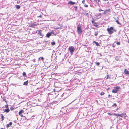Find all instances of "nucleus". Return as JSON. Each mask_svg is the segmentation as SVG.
<instances>
[{
	"label": "nucleus",
	"instance_id": "1",
	"mask_svg": "<svg viewBox=\"0 0 129 129\" xmlns=\"http://www.w3.org/2000/svg\"><path fill=\"white\" fill-rule=\"evenodd\" d=\"M108 27V28L107 29V30L109 34H111L113 33L114 32H116L117 30L114 27H109V26Z\"/></svg>",
	"mask_w": 129,
	"mask_h": 129
},
{
	"label": "nucleus",
	"instance_id": "2",
	"mask_svg": "<svg viewBox=\"0 0 129 129\" xmlns=\"http://www.w3.org/2000/svg\"><path fill=\"white\" fill-rule=\"evenodd\" d=\"M77 31L78 34L81 35L82 32V29L81 28V25L80 24L77 26Z\"/></svg>",
	"mask_w": 129,
	"mask_h": 129
},
{
	"label": "nucleus",
	"instance_id": "3",
	"mask_svg": "<svg viewBox=\"0 0 129 129\" xmlns=\"http://www.w3.org/2000/svg\"><path fill=\"white\" fill-rule=\"evenodd\" d=\"M120 89V87L119 86H116L112 90V92L113 93H116Z\"/></svg>",
	"mask_w": 129,
	"mask_h": 129
},
{
	"label": "nucleus",
	"instance_id": "4",
	"mask_svg": "<svg viewBox=\"0 0 129 129\" xmlns=\"http://www.w3.org/2000/svg\"><path fill=\"white\" fill-rule=\"evenodd\" d=\"M68 50L70 52L71 55L72 54L74 50V47L73 46H70L68 48Z\"/></svg>",
	"mask_w": 129,
	"mask_h": 129
},
{
	"label": "nucleus",
	"instance_id": "5",
	"mask_svg": "<svg viewBox=\"0 0 129 129\" xmlns=\"http://www.w3.org/2000/svg\"><path fill=\"white\" fill-rule=\"evenodd\" d=\"M23 110H21L19 112V115L21 116L22 117H24L23 115L22 114V113H23Z\"/></svg>",
	"mask_w": 129,
	"mask_h": 129
},
{
	"label": "nucleus",
	"instance_id": "6",
	"mask_svg": "<svg viewBox=\"0 0 129 129\" xmlns=\"http://www.w3.org/2000/svg\"><path fill=\"white\" fill-rule=\"evenodd\" d=\"M92 24H93V25L94 26H95L96 27H97L98 26V25H97V23L96 22H95L94 21V20H93L92 21Z\"/></svg>",
	"mask_w": 129,
	"mask_h": 129
},
{
	"label": "nucleus",
	"instance_id": "7",
	"mask_svg": "<svg viewBox=\"0 0 129 129\" xmlns=\"http://www.w3.org/2000/svg\"><path fill=\"white\" fill-rule=\"evenodd\" d=\"M38 31V34H39V35H40V36H42V37H41L42 38L43 37V35L42 34V31L41 30H39V31L37 30V32Z\"/></svg>",
	"mask_w": 129,
	"mask_h": 129
},
{
	"label": "nucleus",
	"instance_id": "8",
	"mask_svg": "<svg viewBox=\"0 0 129 129\" xmlns=\"http://www.w3.org/2000/svg\"><path fill=\"white\" fill-rule=\"evenodd\" d=\"M68 3L69 4H70L71 5H73L74 4H76V3L74 2H73L71 1H70L69 2H68Z\"/></svg>",
	"mask_w": 129,
	"mask_h": 129
},
{
	"label": "nucleus",
	"instance_id": "9",
	"mask_svg": "<svg viewBox=\"0 0 129 129\" xmlns=\"http://www.w3.org/2000/svg\"><path fill=\"white\" fill-rule=\"evenodd\" d=\"M124 72L125 74H126L127 75H129V71H128L126 69H125Z\"/></svg>",
	"mask_w": 129,
	"mask_h": 129
},
{
	"label": "nucleus",
	"instance_id": "10",
	"mask_svg": "<svg viewBox=\"0 0 129 129\" xmlns=\"http://www.w3.org/2000/svg\"><path fill=\"white\" fill-rule=\"evenodd\" d=\"M51 35V34L50 32L46 34V37L47 38H49L50 37Z\"/></svg>",
	"mask_w": 129,
	"mask_h": 129
},
{
	"label": "nucleus",
	"instance_id": "11",
	"mask_svg": "<svg viewBox=\"0 0 129 129\" xmlns=\"http://www.w3.org/2000/svg\"><path fill=\"white\" fill-rule=\"evenodd\" d=\"M110 11V9H108L104 11V12L103 13V14H106L107 13H108Z\"/></svg>",
	"mask_w": 129,
	"mask_h": 129
},
{
	"label": "nucleus",
	"instance_id": "12",
	"mask_svg": "<svg viewBox=\"0 0 129 129\" xmlns=\"http://www.w3.org/2000/svg\"><path fill=\"white\" fill-rule=\"evenodd\" d=\"M37 24H35L34 23H32L30 25L31 27H32L34 28L36 26Z\"/></svg>",
	"mask_w": 129,
	"mask_h": 129
},
{
	"label": "nucleus",
	"instance_id": "13",
	"mask_svg": "<svg viewBox=\"0 0 129 129\" xmlns=\"http://www.w3.org/2000/svg\"><path fill=\"white\" fill-rule=\"evenodd\" d=\"M126 115L125 114L122 113L121 114H120V117H126Z\"/></svg>",
	"mask_w": 129,
	"mask_h": 129
},
{
	"label": "nucleus",
	"instance_id": "14",
	"mask_svg": "<svg viewBox=\"0 0 129 129\" xmlns=\"http://www.w3.org/2000/svg\"><path fill=\"white\" fill-rule=\"evenodd\" d=\"M12 124V122H10L9 123V124H7L6 125V127L8 128L9 127L11 126V125Z\"/></svg>",
	"mask_w": 129,
	"mask_h": 129
},
{
	"label": "nucleus",
	"instance_id": "15",
	"mask_svg": "<svg viewBox=\"0 0 129 129\" xmlns=\"http://www.w3.org/2000/svg\"><path fill=\"white\" fill-rule=\"evenodd\" d=\"M15 7H16L17 9H20L21 6L19 5H16L15 6Z\"/></svg>",
	"mask_w": 129,
	"mask_h": 129
},
{
	"label": "nucleus",
	"instance_id": "16",
	"mask_svg": "<svg viewBox=\"0 0 129 129\" xmlns=\"http://www.w3.org/2000/svg\"><path fill=\"white\" fill-rule=\"evenodd\" d=\"M44 60V58L43 57H40L38 59V60L39 61L41 60L42 61H43Z\"/></svg>",
	"mask_w": 129,
	"mask_h": 129
},
{
	"label": "nucleus",
	"instance_id": "17",
	"mask_svg": "<svg viewBox=\"0 0 129 129\" xmlns=\"http://www.w3.org/2000/svg\"><path fill=\"white\" fill-rule=\"evenodd\" d=\"M28 80L27 81L25 82H24L23 83V85H27L28 84Z\"/></svg>",
	"mask_w": 129,
	"mask_h": 129
},
{
	"label": "nucleus",
	"instance_id": "18",
	"mask_svg": "<svg viewBox=\"0 0 129 129\" xmlns=\"http://www.w3.org/2000/svg\"><path fill=\"white\" fill-rule=\"evenodd\" d=\"M93 1L94 2H96L98 4H100L99 2L100 1V0H94Z\"/></svg>",
	"mask_w": 129,
	"mask_h": 129
},
{
	"label": "nucleus",
	"instance_id": "19",
	"mask_svg": "<svg viewBox=\"0 0 129 129\" xmlns=\"http://www.w3.org/2000/svg\"><path fill=\"white\" fill-rule=\"evenodd\" d=\"M10 111V110L9 108H7V109H6L5 110V111L6 113Z\"/></svg>",
	"mask_w": 129,
	"mask_h": 129
},
{
	"label": "nucleus",
	"instance_id": "20",
	"mask_svg": "<svg viewBox=\"0 0 129 129\" xmlns=\"http://www.w3.org/2000/svg\"><path fill=\"white\" fill-rule=\"evenodd\" d=\"M93 42L95 43L97 46H100V45L99 44V43L98 42L94 41Z\"/></svg>",
	"mask_w": 129,
	"mask_h": 129
},
{
	"label": "nucleus",
	"instance_id": "21",
	"mask_svg": "<svg viewBox=\"0 0 129 129\" xmlns=\"http://www.w3.org/2000/svg\"><path fill=\"white\" fill-rule=\"evenodd\" d=\"M1 120L3 121L4 119V116L2 114H1Z\"/></svg>",
	"mask_w": 129,
	"mask_h": 129
},
{
	"label": "nucleus",
	"instance_id": "22",
	"mask_svg": "<svg viewBox=\"0 0 129 129\" xmlns=\"http://www.w3.org/2000/svg\"><path fill=\"white\" fill-rule=\"evenodd\" d=\"M110 76H110V75L109 74L107 75L106 76L107 78H106V79H107L108 78L110 79L111 77H110Z\"/></svg>",
	"mask_w": 129,
	"mask_h": 129
},
{
	"label": "nucleus",
	"instance_id": "23",
	"mask_svg": "<svg viewBox=\"0 0 129 129\" xmlns=\"http://www.w3.org/2000/svg\"><path fill=\"white\" fill-rule=\"evenodd\" d=\"M51 34H53L54 35H56V34L54 33V32L52 30L51 32H50Z\"/></svg>",
	"mask_w": 129,
	"mask_h": 129
},
{
	"label": "nucleus",
	"instance_id": "24",
	"mask_svg": "<svg viewBox=\"0 0 129 129\" xmlns=\"http://www.w3.org/2000/svg\"><path fill=\"white\" fill-rule=\"evenodd\" d=\"M51 44L52 45H54L55 44V41H53V42H51Z\"/></svg>",
	"mask_w": 129,
	"mask_h": 129
},
{
	"label": "nucleus",
	"instance_id": "25",
	"mask_svg": "<svg viewBox=\"0 0 129 129\" xmlns=\"http://www.w3.org/2000/svg\"><path fill=\"white\" fill-rule=\"evenodd\" d=\"M120 114H116L115 113H114L113 115H114L115 116H120Z\"/></svg>",
	"mask_w": 129,
	"mask_h": 129
},
{
	"label": "nucleus",
	"instance_id": "26",
	"mask_svg": "<svg viewBox=\"0 0 129 129\" xmlns=\"http://www.w3.org/2000/svg\"><path fill=\"white\" fill-rule=\"evenodd\" d=\"M23 75L25 76H26V73L25 72H24L22 74Z\"/></svg>",
	"mask_w": 129,
	"mask_h": 129
},
{
	"label": "nucleus",
	"instance_id": "27",
	"mask_svg": "<svg viewBox=\"0 0 129 129\" xmlns=\"http://www.w3.org/2000/svg\"><path fill=\"white\" fill-rule=\"evenodd\" d=\"M74 8L75 9V10L76 11L77 9V6H74Z\"/></svg>",
	"mask_w": 129,
	"mask_h": 129
},
{
	"label": "nucleus",
	"instance_id": "28",
	"mask_svg": "<svg viewBox=\"0 0 129 129\" xmlns=\"http://www.w3.org/2000/svg\"><path fill=\"white\" fill-rule=\"evenodd\" d=\"M116 44L118 45H119L120 44V42H117L116 43Z\"/></svg>",
	"mask_w": 129,
	"mask_h": 129
},
{
	"label": "nucleus",
	"instance_id": "29",
	"mask_svg": "<svg viewBox=\"0 0 129 129\" xmlns=\"http://www.w3.org/2000/svg\"><path fill=\"white\" fill-rule=\"evenodd\" d=\"M105 94L103 92H101V93H100V95H104Z\"/></svg>",
	"mask_w": 129,
	"mask_h": 129
},
{
	"label": "nucleus",
	"instance_id": "30",
	"mask_svg": "<svg viewBox=\"0 0 129 129\" xmlns=\"http://www.w3.org/2000/svg\"><path fill=\"white\" fill-rule=\"evenodd\" d=\"M116 22H117V24H120V23L119 22L118 20H117L116 21Z\"/></svg>",
	"mask_w": 129,
	"mask_h": 129
},
{
	"label": "nucleus",
	"instance_id": "31",
	"mask_svg": "<svg viewBox=\"0 0 129 129\" xmlns=\"http://www.w3.org/2000/svg\"><path fill=\"white\" fill-rule=\"evenodd\" d=\"M107 114L108 115H113V114H111L110 113L108 112L107 113Z\"/></svg>",
	"mask_w": 129,
	"mask_h": 129
},
{
	"label": "nucleus",
	"instance_id": "32",
	"mask_svg": "<svg viewBox=\"0 0 129 129\" xmlns=\"http://www.w3.org/2000/svg\"><path fill=\"white\" fill-rule=\"evenodd\" d=\"M97 32H95L94 33V35L95 36H97L98 35V33L97 32Z\"/></svg>",
	"mask_w": 129,
	"mask_h": 129
},
{
	"label": "nucleus",
	"instance_id": "33",
	"mask_svg": "<svg viewBox=\"0 0 129 129\" xmlns=\"http://www.w3.org/2000/svg\"><path fill=\"white\" fill-rule=\"evenodd\" d=\"M96 65L97 66H99L100 64V63L99 62H96Z\"/></svg>",
	"mask_w": 129,
	"mask_h": 129
},
{
	"label": "nucleus",
	"instance_id": "34",
	"mask_svg": "<svg viewBox=\"0 0 129 129\" xmlns=\"http://www.w3.org/2000/svg\"><path fill=\"white\" fill-rule=\"evenodd\" d=\"M117 106V104L116 103H114V104L113 105V106Z\"/></svg>",
	"mask_w": 129,
	"mask_h": 129
},
{
	"label": "nucleus",
	"instance_id": "35",
	"mask_svg": "<svg viewBox=\"0 0 129 129\" xmlns=\"http://www.w3.org/2000/svg\"><path fill=\"white\" fill-rule=\"evenodd\" d=\"M84 6L85 7H88V5H87L85 4L84 5Z\"/></svg>",
	"mask_w": 129,
	"mask_h": 129
},
{
	"label": "nucleus",
	"instance_id": "36",
	"mask_svg": "<svg viewBox=\"0 0 129 129\" xmlns=\"http://www.w3.org/2000/svg\"><path fill=\"white\" fill-rule=\"evenodd\" d=\"M99 11L100 12L101 11H103V10H102L100 8L99 9Z\"/></svg>",
	"mask_w": 129,
	"mask_h": 129
},
{
	"label": "nucleus",
	"instance_id": "37",
	"mask_svg": "<svg viewBox=\"0 0 129 129\" xmlns=\"http://www.w3.org/2000/svg\"><path fill=\"white\" fill-rule=\"evenodd\" d=\"M85 0H83V1H82V3L83 4H85Z\"/></svg>",
	"mask_w": 129,
	"mask_h": 129
},
{
	"label": "nucleus",
	"instance_id": "38",
	"mask_svg": "<svg viewBox=\"0 0 129 129\" xmlns=\"http://www.w3.org/2000/svg\"><path fill=\"white\" fill-rule=\"evenodd\" d=\"M8 105L7 104L6 105L5 107L7 108H8Z\"/></svg>",
	"mask_w": 129,
	"mask_h": 129
},
{
	"label": "nucleus",
	"instance_id": "39",
	"mask_svg": "<svg viewBox=\"0 0 129 129\" xmlns=\"http://www.w3.org/2000/svg\"><path fill=\"white\" fill-rule=\"evenodd\" d=\"M42 15H40L37 16V18H40V17H42Z\"/></svg>",
	"mask_w": 129,
	"mask_h": 129
},
{
	"label": "nucleus",
	"instance_id": "40",
	"mask_svg": "<svg viewBox=\"0 0 129 129\" xmlns=\"http://www.w3.org/2000/svg\"><path fill=\"white\" fill-rule=\"evenodd\" d=\"M3 101H5V102H6L7 103V101H6V100H5V99H3Z\"/></svg>",
	"mask_w": 129,
	"mask_h": 129
},
{
	"label": "nucleus",
	"instance_id": "41",
	"mask_svg": "<svg viewBox=\"0 0 129 129\" xmlns=\"http://www.w3.org/2000/svg\"><path fill=\"white\" fill-rule=\"evenodd\" d=\"M115 46L114 45V44L112 46V47H115Z\"/></svg>",
	"mask_w": 129,
	"mask_h": 129
},
{
	"label": "nucleus",
	"instance_id": "42",
	"mask_svg": "<svg viewBox=\"0 0 129 129\" xmlns=\"http://www.w3.org/2000/svg\"><path fill=\"white\" fill-rule=\"evenodd\" d=\"M20 2V1H17V3H18Z\"/></svg>",
	"mask_w": 129,
	"mask_h": 129
},
{
	"label": "nucleus",
	"instance_id": "43",
	"mask_svg": "<svg viewBox=\"0 0 129 129\" xmlns=\"http://www.w3.org/2000/svg\"><path fill=\"white\" fill-rule=\"evenodd\" d=\"M10 109L11 110H13V109H12V108H10Z\"/></svg>",
	"mask_w": 129,
	"mask_h": 129
},
{
	"label": "nucleus",
	"instance_id": "44",
	"mask_svg": "<svg viewBox=\"0 0 129 129\" xmlns=\"http://www.w3.org/2000/svg\"><path fill=\"white\" fill-rule=\"evenodd\" d=\"M35 59H33V62H35Z\"/></svg>",
	"mask_w": 129,
	"mask_h": 129
},
{
	"label": "nucleus",
	"instance_id": "45",
	"mask_svg": "<svg viewBox=\"0 0 129 129\" xmlns=\"http://www.w3.org/2000/svg\"><path fill=\"white\" fill-rule=\"evenodd\" d=\"M111 96L109 94V95H108V97H110V96Z\"/></svg>",
	"mask_w": 129,
	"mask_h": 129
},
{
	"label": "nucleus",
	"instance_id": "46",
	"mask_svg": "<svg viewBox=\"0 0 129 129\" xmlns=\"http://www.w3.org/2000/svg\"><path fill=\"white\" fill-rule=\"evenodd\" d=\"M101 15V14L100 13H99V15Z\"/></svg>",
	"mask_w": 129,
	"mask_h": 129
},
{
	"label": "nucleus",
	"instance_id": "47",
	"mask_svg": "<svg viewBox=\"0 0 129 129\" xmlns=\"http://www.w3.org/2000/svg\"><path fill=\"white\" fill-rule=\"evenodd\" d=\"M15 84L16 85H17V84H13V85H15Z\"/></svg>",
	"mask_w": 129,
	"mask_h": 129
},
{
	"label": "nucleus",
	"instance_id": "48",
	"mask_svg": "<svg viewBox=\"0 0 129 129\" xmlns=\"http://www.w3.org/2000/svg\"><path fill=\"white\" fill-rule=\"evenodd\" d=\"M17 96H18V98H20V97H19V95H18Z\"/></svg>",
	"mask_w": 129,
	"mask_h": 129
},
{
	"label": "nucleus",
	"instance_id": "49",
	"mask_svg": "<svg viewBox=\"0 0 129 129\" xmlns=\"http://www.w3.org/2000/svg\"><path fill=\"white\" fill-rule=\"evenodd\" d=\"M60 26H61V27H62V25H60Z\"/></svg>",
	"mask_w": 129,
	"mask_h": 129
},
{
	"label": "nucleus",
	"instance_id": "50",
	"mask_svg": "<svg viewBox=\"0 0 129 129\" xmlns=\"http://www.w3.org/2000/svg\"><path fill=\"white\" fill-rule=\"evenodd\" d=\"M17 86H20V85H17Z\"/></svg>",
	"mask_w": 129,
	"mask_h": 129
},
{
	"label": "nucleus",
	"instance_id": "51",
	"mask_svg": "<svg viewBox=\"0 0 129 129\" xmlns=\"http://www.w3.org/2000/svg\"><path fill=\"white\" fill-rule=\"evenodd\" d=\"M1 129H3V128H1Z\"/></svg>",
	"mask_w": 129,
	"mask_h": 129
},
{
	"label": "nucleus",
	"instance_id": "52",
	"mask_svg": "<svg viewBox=\"0 0 129 129\" xmlns=\"http://www.w3.org/2000/svg\"><path fill=\"white\" fill-rule=\"evenodd\" d=\"M117 60H118V59H117Z\"/></svg>",
	"mask_w": 129,
	"mask_h": 129
},
{
	"label": "nucleus",
	"instance_id": "53",
	"mask_svg": "<svg viewBox=\"0 0 129 129\" xmlns=\"http://www.w3.org/2000/svg\"><path fill=\"white\" fill-rule=\"evenodd\" d=\"M117 57V56H116V57Z\"/></svg>",
	"mask_w": 129,
	"mask_h": 129
}]
</instances>
